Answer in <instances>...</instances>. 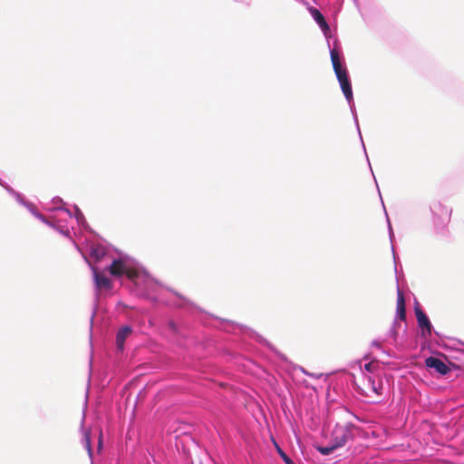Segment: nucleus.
I'll use <instances>...</instances> for the list:
<instances>
[{
	"mask_svg": "<svg viewBox=\"0 0 464 464\" xmlns=\"http://www.w3.org/2000/svg\"><path fill=\"white\" fill-rule=\"evenodd\" d=\"M414 311H415L418 324L422 329L423 334H425V333H427L429 335H430L432 326H431V324H430L428 316L421 310V308L420 307L419 304L415 305Z\"/></svg>",
	"mask_w": 464,
	"mask_h": 464,
	"instance_id": "39448f33",
	"label": "nucleus"
},
{
	"mask_svg": "<svg viewBox=\"0 0 464 464\" xmlns=\"http://www.w3.org/2000/svg\"><path fill=\"white\" fill-rule=\"evenodd\" d=\"M311 14H312L314 19L317 22V24L320 25V27L324 31L329 29V26H328L324 15L321 14V12L319 10H317L316 8H312Z\"/></svg>",
	"mask_w": 464,
	"mask_h": 464,
	"instance_id": "9b49d317",
	"label": "nucleus"
},
{
	"mask_svg": "<svg viewBox=\"0 0 464 464\" xmlns=\"http://www.w3.org/2000/svg\"><path fill=\"white\" fill-rule=\"evenodd\" d=\"M168 324H169V327L173 332H176V331H177V325H176V324H175L173 321H169Z\"/></svg>",
	"mask_w": 464,
	"mask_h": 464,
	"instance_id": "dca6fc26",
	"label": "nucleus"
},
{
	"mask_svg": "<svg viewBox=\"0 0 464 464\" xmlns=\"http://www.w3.org/2000/svg\"><path fill=\"white\" fill-rule=\"evenodd\" d=\"M431 212L433 215V224L436 227L444 228L450 224L452 208L437 202L433 204Z\"/></svg>",
	"mask_w": 464,
	"mask_h": 464,
	"instance_id": "7ed1b4c3",
	"label": "nucleus"
},
{
	"mask_svg": "<svg viewBox=\"0 0 464 464\" xmlns=\"http://www.w3.org/2000/svg\"><path fill=\"white\" fill-rule=\"evenodd\" d=\"M425 364L428 368L434 369L437 372L440 374H447L450 372V367L442 362L440 359L436 357H428L425 360Z\"/></svg>",
	"mask_w": 464,
	"mask_h": 464,
	"instance_id": "423d86ee",
	"label": "nucleus"
},
{
	"mask_svg": "<svg viewBox=\"0 0 464 464\" xmlns=\"http://www.w3.org/2000/svg\"><path fill=\"white\" fill-rule=\"evenodd\" d=\"M124 275H126L129 279L134 280L136 277H138L139 273L136 269L127 266L126 272H124Z\"/></svg>",
	"mask_w": 464,
	"mask_h": 464,
	"instance_id": "f8f14e48",
	"label": "nucleus"
},
{
	"mask_svg": "<svg viewBox=\"0 0 464 464\" xmlns=\"http://www.w3.org/2000/svg\"><path fill=\"white\" fill-rule=\"evenodd\" d=\"M333 444L326 447H318L317 450L323 455L331 454L337 448L343 447L350 438V432L343 427H336L333 431Z\"/></svg>",
	"mask_w": 464,
	"mask_h": 464,
	"instance_id": "f03ea898",
	"label": "nucleus"
},
{
	"mask_svg": "<svg viewBox=\"0 0 464 464\" xmlns=\"http://www.w3.org/2000/svg\"><path fill=\"white\" fill-rule=\"evenodd\" d=\"M84 440H85V446H86V449L89 452V454H91V451H92V448H91V437H90V432L89 431H84Z\"/></svg>",
	"mask_w": 464,
	"mask_h": 464,
	"instance_id": "4468645a",
	"label": "nucleus"
},
{
	"mask_svg": "<svg viewBox=\"0 0 464 464\" xmlns=\"http://www.w3.org/2000/svg\"><path fill=\"white\" fill-rule=\"evenodd\" d=\"M98 448L101 449L102 448V439L100 438L99 439V445H98Z\"/></svg>",
	"mask_w": 464,
	"mask_h": 464,
	"instance_id": "f3484780",
	"label": "nucleus"
},
{
	"mask_svg": "<svg viewBox=\"0 0 464 464\" xmlns=\"http://www.w3.org/2000/svg\"><path fill=\"white\" fill-rule=\"evenodd\" d=\"M131 328L129 326H124L121 328L116 336V344L119 350H122L124 346L125 339L130 334Z\"/></svg>",
	"mask_w": 464,
	"mask_h": 464,
	"instance_id": "9d476101",
	"label": "nucleus"
},
{
	"mask_svg": "<svg viewBox=\"0 0 464 464\" xmlns=\"http://www.w3.org/2000/svg\"><path fill=\"white\" fill-rule=\"evenodd\" d=\"M276 450L285 464H295L294 461L276 445Z\"/></svg>",
	"mask_w": 464,
	"mask_h": 464,
	"instance_id": "ddd939ff",
	"label": "nucleus"
},
{
	"mask_svg": "<svg viewBox=\"0 0 464 464\" xmlns=\"http://www.w3.org/2000/svg\"><path fill=\"white\" fill-rule=\"evenodd\" d=\"M126 268H127V266L122 260L116 259V260H113L111 265L109 266L108 270L111 276H121L124 275V272H126Z\"/></svg>",
	"mask_w": 464,
	"mask_h": 464,
	"instance_id": "6e6552de",
	"label": "nucleus"
},
{
	"mask_svg": "<svg viewBox=\"0 0 464 464\" xmlns=\"http://www.w3.org/2000/svg\"><path fill=\"white\" fill-rule=\"evenodd\" d=\"M331 61L333 63V68L337 77V80L340 83L341 89L348 102L353 100V90L350 80L348 78L347 71L343 67L340 55L335 49L331 51Z\"/></svg>",
	"mask_w": 464,
	"mask_h": 464,
	"instance_id": "f257e3e1",
	"label": "nucleus"
},
{
	"mask_svg": "<svg viewBox=\"0 0 464 464\" xmlns=\"http://www.w3.org/2000/svg\"><path fill=\"white\" fill-rule=\"evenodd\" d=\"M397 314L400 320L404 321L406 319L405 299L402 291L400 289L397 292Z\"/></svg>",
	"mask_w": 464,
	"mask_h": 464,
	"instance_id": "1a4fd4ad",
	"label": "nucleus"
},
{
	"mask_svg": "<svg viewBox=\"0 0 464 464\" xmlns=\"http://www.w3.org/2000/svg\"><path fill=\"white\" fill-rule=\"evenodd\" d=\"M362 393L368 398H374L382 394V383L379 379L367 377L360 387Z\"/></svg>",
	"mask_w": 464,
	"mask_h": 464,
	"instance_id": "20e7f679",
	"label": "nucleus"
},
{
	"mask_svg": "<svg viewBox=\"0 0 464 464\" xmlns=\"http://www.w3.org/2000/svg\"><path fill=\"white\" fill-rule=\"evenodd\" d=\"M374 367L375 365L373 362H369L364 365L365 370L368 372H372Z\"/></svg>",
	"mask_w": 464,
	"mask_h": 464,
	"instance_id": "2eb2a0df",
	"label": "nucleus"
},
{
	"mask_svg": "<svg viewBox=\"0 0 464 464\" xmlns=\"http://www.w3.org/2000/svg\"><path fill=\"white\" fill-rule=\"evenodd\" d=\"M92 271L95 285L98 289H111V281L103 273L99 272L97 268H92Z\"/></svg>",
	"mask_w": 464,
	"mask_h": 464,
	"instance_id": "0eeeda50",
	"label": "nucleus"
}]
</instances>
